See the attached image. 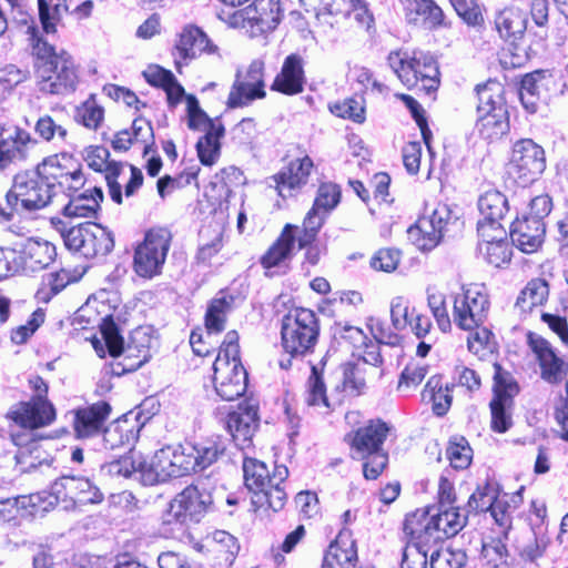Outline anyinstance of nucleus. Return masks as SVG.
<instances>
[{"label": "nucleus", "instance_id": "1", "mask_svg": "<svg viewBox=\"0 0 568 568\" xmlns=\"http://www.w3.org/2000/svg\"><path fill=\"white\" fill-rule=\"evenodd\" d=\"M29 45L36 59L39 91L48 94H67L75 90L78 74L73 58L65 50L55 51L36 24L27 29Z\"/></svg>", "mask_w": 568, "mask_h": 568}, {"label": "nucleus", "instance_id": "2", "mask_svg": "<svg viewBox=\"0 0 568 568\" xmlns=\"http://www.w3.org/2000/svg\"><path fill=\"white\" fill-rule=\"evenodd\" d=\"M8 416L20 427L11 433V439L18 447L14 456L20 471L26 473L42 465L40 458V443L34 437V429L49 426L55 419V409L50 400H36L19 403Z\"/></svg>", "mask_w": 568, "mask_h": 568}, {"label": "nucleus", "instance_id": "3", "mask_svg": "<svg viewBox=\"0 0 568 568\" xmlns=\"http://www.w3.org/2000/svg\"><path fill=\"white\" fill-rule=\"evenodd\" d=\"M59 190L52 175L47 176L37 169L21 171L13 176L6 204L13 215L37 212L49 206Z\"/></svg>", "mask_w": 568, "mask_h": 568}, {"label": "nucleus", "instance_id": "4", "mask_svg": "<svg viewBox=\"0 0 568 568\" xmlns=\"http://www.w3.org/2000/svg\"><path fill=\"white\" fill-rule=\"evenodd\" d=\"M503 92L504 89L497 81L476 85L478 98L476 126L485 140H498L509 131L508 111Z\"/></svg>", "mask_w": 568, "mask_h": 568}, {"label": "nucleus", "instance_id": "5", "mask_svg": "<svg viewBox=\"0 0 568 568\" xmlns=\"http://www.w3.org/2000/svg\"><path fill=\"white\" fill-rule=\"evenodd\" d=\"M388 64L400 82L408 89L419 87L427 93L436 91L439 85V70L436 60L429 53L422 51L390 52Z\"/></svg>", "mask_w": 568, "mask_h": 568}, {"label": "nucleus", "instance_id": "6", "mask_svg": "<svg viewBox=\"0 0 568 568\" xmlns=\"http://www.w3.org/2000/svg\"><path fill=\"white\" fill-rule=\"evenodd\" d=\"M51 224L61 233L65 246L85 258L103 257L114 247L112 232L100 224L83 223L67 229L59 217H52Z\"/></svg>", "mask_w": 568, "mask_h": 568}, {"label": "nucleus", "instance_id": "7", "mask_svg": "<svg viewBox=\"0 0 568 568\" xmlns=\"http://www.w3.org/2000/svg\"><path fill=\"white\" fill-rule=\"evenodd\" d=\"M318 335V318L312 310L294 308L282 318V346L292 356L312 353Z\"/></svg>", "mask_w": 568, "mask_h": 568}, {"label": "nucleus", "instance_id": "8", "mask_svg": "<svg viewBox=\"0 0 568 568\" xmlns=\"http://www.w3.org/2000/svg\"><path fill=\"white\" fill-rule=\"evenodd\" d=\"M546 169V155L542 146L531 139H520L513 145L507 163L508 178L519 186L535 182Z\"/></svg>", "mask_w": 568, "mask_h": 568}, {"label": "nucleus", "instance_id": "9", "mask_svg": "<svg viewBox=\"0 0 568 568\" xmlns=\"http://www.w3.org/2000/svg\"><path fill=\"white\" fill-rule=\"evenodd\" d=\"M171 240V232L164 227L146 232L144 241L134 252L133 266L139 276L152 278L161 273Z\"/></svg>", "mask_w": 568, "mask_h": 568}, {"label": "nucleus", "instance_id": "10", "mask_svg": "<svg viewBox=\"0 0 568 568\" xmlns=\"http://www.w3.org/2000/svg\"><path fill=\"white\" fill-rule=\"evenodd\" d=\"M280 0H253V2L230 16L233 28L244 30L250 37L273 31L281 21Z\"/></svg>", "mask_w": 568, "mask_h": 568}, {"label": "nucleus", "instance_id": "11", "mask_svg": "<svg viewBox=\"0 0 568 568\" xmlns=\"http://www.w3.org/2000/svg\"><path fill=\"white\" fill-rule=\"evenodd\" d=\"M265 95L264 63L261 60H254L245 71L237 70L226 105L230 109L243 108Z\"/></svg>", "mask_w": 568, "mask_h": 568}, {"label": "nucleus", "instance_id": "12", "mask_svg": "<svg viewBox=\"0 0 568 568\" xmlns=\"http://www.w3.org/2000/svg\"><path fill=\"white\" fill-rule=\"evenodd\" d=\"M454 215L446 204H438L429 214L418 219L416 225L408 230L409 236L422 251L435 248L442 241Z\"/></svg>", "mask_w": 568, "mask_h": 568}, {"label": "nucleus", "instance_id": "13", "mask_svg": "<svg viewBox=\"0 0 568 568\" xmlns=\"http://www.w3.org/2000/svg\"><path fill=\"white\" fill-rule=\"evenodd\" d=\"M488 310V296L476 288H467L454 298V322L460 329H475L486 321Z\"/></svg>", "mask_w": 568, "mask_h": 568}, {"label": "nucleus", "instance_id": "14", "mask_svg": "<svg viewBox=\"0 0 568 568\" xmlns=\"http://www.w3.org/2000/svg\"><path fill=\"white\" fill-rule=\"evenodd\" d=\"M425 510H417L407 515L404 521V531L409 536L418 535L420 538L433 545L434 547L448 536L447 516L443 509L436 515L427 516Z\"/></svg>", "mask_w": 568, "mask_h": 568}, {"label": "nucleus", "instance_id": "15", "mask_svg": "<svg viewBox=\"0 0 568 568\" xmlns=\"http://www.w3.org/2000/svg\"><path fill=\"white\" fill-rule=\"evenodd\" d=\"M527 341L538 361L540 377L549 384H559L568 374V363L557 355L551 344L542 336L529 332Z\"/></svg>", "mask_w": 568, "mask_h": 568}, {"label": "nucleus", "instance_id": "16", "mask_svg": "<svg viewBox=\"0 0 568 568\" xmlns=\"http://www.w3.org/2000/svg\"><path fill=\"white\" fill-rule=\"evenodd\" d=\"M140 417V412H130L108 426L104 425L100 434L102 435L103 448L106 450H114L121 447L130 449L138 440L140 430L144 425Z\"/></svg>", "mask_w": 568, "mask_h": 568}, {"label": "nucleus", "instance_id": "17", "mask_svg": "<svg viewBox=\"0 0 568 568\" xmlns=\"http://www.w3.org/2000/svg\"><path fill=\"white\" fill-rule=\"evenodd\" d=\"M556 88V79L546 70H536L523 77L519 88V99L529 113H535L541 102L550 98V91Z\"/></svg>", "mask_w": 568, "mask_h": 568}, {"label": "nucleus", "instance_id": "18", "mask_svg": "<svg viewBox=\"0 0 568 568\" xmlns=\"http://www.w3.org/2000/svg\"><path fill=\"white\" fill-rule=\"evenodd\" d=\"M111 412L112 407L105 400H99L72 410L74 436L78 439H88L99 436Z\"/></svg>", "mask_w": 568, "mask_h": 568}, {"label": "nucleus", "instance_id": "19", "mask_svg": "<svg viewBox=\"0 0 568 568\" xmlns=\"http://www.w3.org/2000/svg\"><path fill=\"white\" fill-rule=\"evenodd\" d=\"M38 141L31 134L16 125H8L0 144V169L11 163L26 161L37 148Z\"/></svg>", "mask_w": 568, "mask_h": 568}, {"label": "nucleus", "instance_id": "20", "mask_svg": "<svg viewBox=\"0 0 568 568\" xmlns=\"http://www.w3.org/2000/svg\"><path fill=\"white\" fill-rule=\"evenodd\" d=\"M258 424L257 407L253 404H240L237 409L229 413L226 418V429L241 449L251 446Z\"/></svg>", "mask_w": 568, "mask_h": 568}, {"label": "nucleus", "instance_id": "21", "mask_svg": "<svg viewBox=\"0 0 568 568\" xmlns=\"http://www.w3.org/2000/svg\"><path fill=\"white\" fill-rule=\"evenodd\" d=\"M293 230V225L286 224L278 239L260 258L261 265L266 270V275L273 276L286 273L295 244Z\"/></svg>", "mask_w": 568, "mask_h": 568}, {"label": "nucleus", "instance_id": "22", "mask_svg": "<svg viewBox=\"0 0 568 568\" xmlns=\"http://www.w3.org/2000/svg\"><path fill=\"white\" fill-rule=\"evenodd\" d=\"M57 256L55 246L43 240L28 239L18 248L20 271L36 273L47 268Z\"/></svg>", "mask_w": 568, "mask_h": 568}, {"label": "nucleus", "instance_id": "23", "mask_svg": "<svg viewBox=\"0 0 568 568\" xmlns=\"http://www.w3.org/2000/svg\"><path fill=\"white\" fill-rule=\"evenodd\" d=\"M102 335L105 341V345L111 356L116 357L122 353H132L133 351H138L142 354V358L139 359L136 364H132L130 366V371L139 368L148 357V348L149 345L146 343L150 342V338L146 336V333L143 328L135 329L131 335V342L124 348L123 338L118 332L116 326L113 323H108L102 327Z\"/></svg>", "mask_w": 568, "mask_h": 568}, {"label": "nucleus", "instance_id": "24", "mask_svg": "<svg viewBox=\"0 0 568 568\" xmlns=\"http://www.w3.org/2000/svg\"><path fill=\"white\" fill-rule=\"evenodd\" d=\"M546 234V224L541 220L527 219L526 215L517 217L510 225L511 243L521 252L535 253L542 244Z\"/></svg>", "mask_w": 568, "mask_h": 568}, {"label": "nucleus", "instance_id": "25", "mask_svg": "<svg viewBox=\"0 0 568 568\" xmlns=\"http://www.w3.org/2000/svg\"><path fill=\"white\" fill-rule=\"evenodd\" d=\"M187 521L199 523L213 505V497L206 484L199 480L185 487L174 497Z\"/></svg>", "mask_w": 568, "mask_h": 568}, {"label": "nucleus", "instance_id": "26", "mask_svg": "<svg viewBox=\"0 0 568 568\" xmlns=\"http://www.w3.org/2000/svg\"><path fill=\"white\" fill-rule=\"evenodd\" d=\"M304 64V59L300 54H288L283 62L281 72L275 77L271 90L286 95L303 92L306 83Z\"/></svg>", "mask_w": 568, "mask_h": 568}, {"label": "nucleus", "instance_id": "27", "mask_svg": "<svg viewBox=\"0 0 568 568\" xmlns=\"http://www.w3.org/2000/svg\"><path fill=\"white\" fill-rule=\"evenodd\" d=\"M408 22L427 30L448 28L443 9L434 0H403Z\"/></svg>", "mask_w": 568, "mask_h": 568}, {"label": "nucleus", "instance_id": "28", "mask_svg": "<svg viewBox=\"0 0 568 568\" xmlns=\"http://www.w3.org/2000/svg\"><path fill=\"white\" fill-rule=\"evenodd\" d=\"M357 559L356 542L352 538V532L343 527L329 545L322 568H355Z\"/></svg>", "mask_w": 568, "mask_h": 568}, {"label": "nucleus", "instance_id": "29", "mask_svg": "<svg viewBox=\"0 0 568 568\" xmlns=\"http://www.w3.org/2000/svg\"><path fill=\"white\" fill-rule=\"evenodd\" d=\"M245 369L240 358L239 334L230 331L225 334L219 354L213 364L214 377L224 375L225 384L233 383L235 372Z\"/></svg>", "mask_w": 568, "mask_h": 568}, {"label": "nucleus", "instance_id": "30", "mask_svg": "<svg viewBox=\"0 0 568 568\" xmlns=\"http://www.w3.org/2000/svg\"><path fill=\"white\" fill-rule=\"evenodd\" d=\"M313 166V160L308 155L290 162L286 168L272 178L278 195L286 197L292 195V191L305 185Z\"/></svg>", "mask_w": 568, "mask_h": 568}, {"label": "nucleus", "instance_id": "31", "mask_svg": "<svg viewBox=\"0 0 568 568\" xmlns=\"http://www.w3.org/2000/svg\"><path fill=\"white\" fill-rule=\"evenodd\" d=\"M171 456V446H165L156 450L149 463H140V479L142 484L154 486L165 483L170 478H178Z\"/></svg>", "mask_w": 568, "mask_h": 568}, {"label": "nucleus", "instance_id": "32", "mask_svg": "<svg viewBox=\"0 0 568 568\" xmlns=\"http://www.w3.org/2000/svg\"><path fill=\"white\" fill-rule=\"evenodd\" d=\"M389 426L381 420H369L367 425L356 430L352 440V448L357 458H364L369 453L383 449L388 435Z\"/></svg>", "mask_w": 568, "mask_h": 568}, {"label": "nucleus", "instance_id": "33", "mask_svg": "<svg viewBox=\"0 0 568 568\" xmlns=\"http://www.w3.org/2000/svg\"><path fill=\"white\" fill-rule=\"evenodd\" d=\"M494 23L501 39L515 42L524 37L528 17L523 9L510 6L496 12Z\"/></svg>", "mask_w": 568, "mask_h": 568}, {"label": "nucleus", "instance_id": "34", "mask_svg": "<svg viewBox=\"0 0 568 568\" xmlns=\"http://www.w3.org/2000/svg\"><path fill=\"white\" fill-rule=\"evenodd\" d=\"M288 477V469L284 465L274 466L273 483L268 487L255 494L252 498L253 505L258 508L267 506L274 511L281 510L286 501L287 495L283 484Z\"/></svg>", "mask_w": 568, "mask_h": 568}, {"label": "nucleus", "instance_id": "35", "mask_svg": "<svg viewBox=\"0 0 568 568\" xmlns=\"http://www.w3.org/2000/svg\"><path fill=\"white\" fill-rule=\"evenodd\" d=\"M69 202L62 209L65 217H97L103 192L100 187H92L79 194L68 193Z\"/></svg>", "mask_w": 568, "mask_h": 568}, {"label": "nucleus", "instance_id": "36", "mask_svg": "<svg viewBox=\"0 0 568 568\" xmlns=\"http://www.w3.org/2000/svg\"><path fill=\"white\" fill-rule=\"evenodd\" d=\"M180 58L194 59L201 53H213L217 50L207 36L197 27L189 26L183 29L175 45Z\"/></svg>", "mask_w": 568, "mask_h": 568}, {"label": "nucleus", "instance_id": "37", "mask_svg": "<svg viewBox=\"0 0 568 568\" xmlns=\"http://www.w3.org/2000/svg\"><path fill=\"white\" fill-rule=\"evenodd\" d=\"M501 506L498 499V487L495 483L485 481L469 496L467 508L468 513L490 511L496 523L503 525V518H498L497 508Z\"/></svg>", "mask_w": 568, "mask_h": 568}, {"label": "nucleus", "instance_id": "38", "mask_svg": "<svg viewBox=\"0 0 568 568\" xmlns=\"http://www.w3.org/2000/svg\"><path fill=\"white\" fill-rule=\"evenodd\" d=\"M70 505H95L104 499L103 493L89 478L69 476Z\"/></svg>", "mask_w": 568, "mask_h": 568}, {"label": "nucleus", "instance_id": "39", "mask_svg": "<svg viewBox=\"0 0 568 568\" xmlns=\"http://www.w3.org/2000/svg\"><path fill=\"white\" fill-rule=\"evenodd\" d=\"M478 210V222H500L509 210L508 200L501 192L489 190L479 196Z\"/></svg>", "mask_w": 568, "mask_h": 568}, {"label": "nucleus", "instance_id": "40", "mask_svg": "<svg viewBox=\"0 0 568 568\" xmlns=\"http://www.w3.org/2000/svg\"><path fill=\"white\" fill-rule=\"evenodd\" d=\"M549 296V285L544 278L530 280L517 297L515 306L521 313H528L534 307L541 306Z\"/></svg>", "mask_w": 568, "mask_h": 568}, {"label": "nucleus", "instance_id": "41", "mask_svg": "<svg viewBox=\"0 0 568 568\" xmlns=\"http://www.w3.org/2000/svg\"><path fill=\"white\" fill-rule=\"evenodd\" d=\"M329 383L336 390L347 392L351 395H359L365 387L361 368L351 363L342 365L341 369L331 376Z\"/></svg>", "mask_w": 568, "mask_h": 568}, {"label": "nucleus", "instance_id": "42", "mask_svg": "<svg viewBox=\"0 0 568 568\" xmlns=\"http://www.w3.org/2000/svg\"><path fill=\"white\" fill-rule=\"evenodd\" d=\"M243 476L244 484L253 493V496L273 483V474H270L267 466L255 458H244Z\"/></svg>", "mask_w": 568, "mask_h": 568}, {"label": "nucleus", "instance_id": "43", "mask_svg": "<svg viewBox=\"0 0 568 568\" xmlns=\"http://www.w3.org/2000/svg\"><path fill=\"white\" fill-rule=\"evenodd\" d=\"M74 160L70 153L61 152L43 159L36 169L47 176L52 175L54 178V184L61 189L64 186V180L62 179L70 172Z\"/></svg>", "mask_w": 568, "mask_h": 568}, {"label": "nucleus", "instance_id": "44", "mask_svg": "<svg viewBox=\"0 0 568 568\" xmlns=\"http://www.w3.org/2000/svg\"><path fill=\"white\" fill-rule=\"evenodd\" d=\"M223 134L224 126L222 124H212L205 135L197 141L196 151L202 164L212 165L215 163L220 154L219 140Z\"/></svg>", "mask_w": 568, "mask_h": 568}, {"label": "nucleus", "instance_id": "45", "mask_svg": "<svg viewBox=\"0 0 568 568\" xmlns=\"http://www.w3.org/2000/svg\"><path fill=\"white\" fill-rule=\"evenodd\" d=\"M305 402L308 406H315L328 409L331 407L326 394V381L324 371L313 365L311 375L306 383Z\"/></svg>", "mask_w": 568, "mask_h": 568}, {"label": "nucleus", "instance_id": "46", "mask_svg": "<svg viewBox=\"0 0 568 568\" xmlns=\"http://www.w3.org/2000/svg\"><path fill=\"white\" fill-rule=\"evenodd\" d=\"M410 537L414 542L405 547L400 568H427L428 556L434 546L418 535Z\"/></svg>", "mask_w": 568, "mask_h": 568}, {"label": "nucleus", "instance_id": "47", "mask_svg": "<svg viewBox=\"0 0 568 568\" xmlns=\"http://www.w3.org/2000/svg\"><path fill=\"white\" fill-rule=\"evenodd\" d=\"M429 554L430 568H464L467 564V554L463 549L438 547Z\"/></svg>", "mask_w": 568, "mask_h": 568}, {"label": "nucleus", "instance_id": "48", "mask_svg": "<svg viewBox=\"0 0 568 568\" xmlns=\"http://www.w3.org/2000/svg\"><path fill=\"white\" fill-rule=\"evenodd\" d=\"M38 10L42 31L45 34H54L57 24L61 21L63 13L68 11V6L53 0H38Z\"/></svg>", "mask_w": 568, "mask_h": 568}, {"label": "nucleus", "instance_id": "49", "mask_svg": "<svg viewBox=\"0 0 568 568\" xmlns=\"http://www.w3.org/2000/svg\"><path fill=\"white\" fill-rule=\"evenodd\" d=\"M232 297L226 296L213 298L205 314V326L207 333H220L225 328L226 314L231 310Z\"/></svg>", "mask_w": 568, "mask_h": 568}, {"label": "nucleus", "instance_id": "50", "mask_svg": "<svg viewBox=\"0 0 568 568\" xmlns=\"http://www.w3.org/2000/svg\"><path fill=\"white\" fill-rule=\"evenodd\" d=\"M446 458L455 469H466L473 459V449L463 436H454L446 448Z\"/></svg>", "mask_w": 568, "mask_h": 568}, {"label": "nucleus", "instance_id": "51", "mask_svg": "<svg viewBox=\"0 0 568 568\" xmlns=\"http://www.w3.org/2000/svg\"><path fill=\"white\" fill-rule=\"evenodd\" d=\"M214 387L217 395L224 400H234L246 392L247 387V373L245 369L235 372L233 383L225 384L226 377L224 375L214 377Z\"/></svg>", "mask_w": 568, "mask_h": 568}, {"label": "nucleus", "instance_id": "52", "mask_svg": "<svg viewBox=\"0 0 568 568\" xmlns=\"http://www.w3.org/2000/svg\"><path fill=\"white\" fill-rule=\"evenodd\" d=\"M193 448L192 460L194 462L195 471L210 467L224 452V447L213 440L193 444Z\"/></svg>", "mask_w": 568, "mask_h": 568}, {"label": "nucleus", "instance_id": "53", "mask_svg": "<svg viewBox=\"0 0 568 568\" xmlns=\"http://www.w3.org/2000/svg\"><path fill=\"white\" fill-rule=\"evenodd\" d=\"M424 397L429 396L433 400V412L437 416H444L452 405V395L449 389H445L440 385V381L437 377L428 379L424 393Z\"/></svg>", "mask_w": 568, "mask_h": 568}, {"label": "nucleus", "instance_id": "54", "mask_svg": "<svg viewBox=\"0 0 568 568\" xmlns=\"http://www.w3.org/2000/svg\"><path fill=\"white\" fill-rule=\"evenodd\" d=\"M513 400H508L507 396L497 394L490 402L491 410V428L497 433H505L511 426V417L507 413V408Z\"/></svg>", "mask_w": 568, "mask_h": 568}, {"label": "nucleus", "instance_id": "55", "mask_svg": "<svg viewBox=\"0 0 568 568\" xmlns=\"http://www.w3.org/2000/svg\"><path fill=\"white\" fill-rule=\"evenodd\" d=\"M481 556L486 564L493 568L507 567L510 557L506 544L498 538H493L483 544Z\"/></svg>", "mask_w": 568, "mask_h": 568}, {"label": "nucleus", "instance_id": "56", "mask_svg": "<svg viewBox=\"0 0 568 568\" xmlns=\"http://www.w3.org/2000/svg\"><path fill=\"white\" fill-rule=\"evenodd\" d=\"M479 254L484 260L495 267H501L511 260L513 250L508 241L478 245Z\"/></svg>", "mask_w": 568, "mask_h": 568}, {"label": "nucleus", "instance_id": "57", "mask_svg": "<svg viewBox=\"0 0 568 568\" xmlns=\"http://www.w3.org/2000/svg\"><path fill=\"white\" fill-rule=\"evenodd\" d=\"M77 120L88 129L97 130L104 118V110L91 95L77 109Z\"/></svg>", "mask_w": 568, "mask_h": 568}, {"label": "nucleus", "instance_id": "58", "mask_svg": "<svg viewBox=\"0 0 568 568\" xmlns=\"http://www.w3.org/2000/svg\"><path fill=\"white\" fill-rule=\"evenodd\" d=\"M341 201V187L332 182L322 183L313 206L325 214L334 210Z\"/></svg>", "mask_w": 568, "mask_h": 568}, {"label": "nucleus", "instance_id": "59", "mask_svg": "<svg viewBox=\"0 0 568 568\" xmlns=\"http://www.w3.org/2000/svg\"><path fill=\"white\" fill-rule=\"evenodd\" d=\"M193 444L185 443L183 445L171 446V458L174 463L178 477L185 476L194 470V462L192 460Z\"/></svg>", "mask_w": 568, "mask_h": 568}, {"label": "nucleus", "instance_id": "60", "mask_svg": "<svg viewBox=\"0 0 568 568\" xmlns=\"http://www.w3.org/2000/svg\"><path fill=\"white\" fill-rule=\"evenodd\" d=\"M36 133L44 141L67 142L68 130L58 124L50 115L40 116L34 126Z\"/></svg>", "mask_w": 568, "mask_h": 568}, {"label": "nucleus", "instance_id": "61", "mask_svg": "<svg viewBox=\"0 0 568 568\" xmlns=\"http://www.w3.org/2000/svg\"><path fill=\"white\" fill-rule=\"evenodd\" d=\"M331 111L341 118L349 119L356 123L365 121V108L361 98H348L341 103H336Z\"/></svg>", "mask_w": 568, "mask_h": 568}, {"label": "nucleus", "instance_id": "62", "mask_svg": "<svg viewBox=\"0 0 568 568\" xmlns=\"http://www.w3.org/2000/svg\"><path fill=\"white\" fill-rule=\"evenodd\" d=\"M400 251L393 247H384L378 250L371 258V266L375 271L393 272L400 262Z\"/></svg>", "mask_w": 568, "mask_h": 568}, {"label": "nucleus", "instance_id": "63", "mask_svg": "<svg viewBox=\"0 0 568 568\" xmlns=\"http://www.w3.org/2000/svg\"><path fill=\"white\" fill-rule=\"evenodd\" d=\"M456 13L470 27L480 26L484 17L475 0H449Z\"/></svg>", "mask_w": 568, "mask_h": 568}, {"label": "nucleus", "instance_id": "64", "mask_svg": "<svg viewBox=\"0 0 568 568\" xmlns=\"http://www.w3.org/2000/svg\"><path fill=\"white\" fill-rule=\"evenodd\" d=\"M161 520L164 532L171 535L182 530V527L187 523L181 506L178 505L174 498L169 503L166 510L162 514Z\"/></svg>", "mask_w": 568, "mask_h": 568}]
</instances>
